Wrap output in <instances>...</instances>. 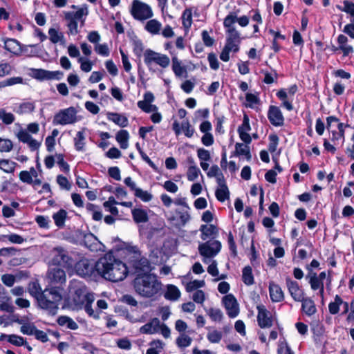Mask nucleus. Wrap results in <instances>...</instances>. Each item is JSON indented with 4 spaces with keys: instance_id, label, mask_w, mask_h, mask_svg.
<instances>
[{
    "instance_id": "nucleus-44",
    "label": "nucleus",
    "mask_w": 354,
    "mask_h": 354,
    "mask_svg": "<svg viewBox=\"0 0 354 354\" xmlns=\"http://www.w3.org/2000/svg\"><path fill=\"white\" fill-rule=\"evenodd\" d=\"M161 24L156 19H151L147 21L145 29L151 34H158L160 30Z\"/></svg>"
},
{
    "instance_id": "nucleus-21",
    "label": "nucleus",
    "mask_w": 354,
    "mask_h": 354,
    "mask_svg": "<svg viewBox=\"0 0 354 354\" xmlns=\"http://www.w3.org/2000/svg\"><path fill=\"white\" fill-rule=\"evenodd\" d=\"M48 277L55 284L62 285L66 281V272L60 268H52L48 273Z\"/></svg>"
},
{
    "instance_id": "nucleus-13",
    "label": "nucleus",
    "mask_w": 354,
    "mask_h": 354,
    "mask_svg": "<svg viewBox=\"0 0 354 354\" xmlns=\"http://www.w3.org/2000/svg\"><path fill=\"white\" fill-rule=\"evenodd\" d=\"M223 304L230 318H234L239 313V306L234 295L227 294L222 299Z\"/></svg>"
},
{
    "instance_id": "nucleus-64",
    "label": "nucleus",
    "mask_w": 354,
    "mask_h": 354,
    "mask_svg": "<svg viewBox=\"0 0 354 354\" xmlns=\"http://www.w3.org/2000/svg\"><path fill=\"white\" fill-rule=\"evenodd\" d=\"M13 148V143L10 139L0 138V152H9Z\"/></svg>"
},
{
    "instance_id": "nucleus-5",
    "label": "nucleus",
    "mask_w": 354,
    "mask_h": 354,
    "mask_svg": "<svg viewBox=\"0 0 354 354\" xmlns=\"http://www.w3.org/2000/svg\"><path fill=\"white\" fill-rule=\"evenodd\" d=\"M53 290V292H51V295H54V299L57 301L59 300L60 296L54 290ZM28 292L36 299L40 308H50L55 312L56 308L55 302H50L47 300V298L49 297L50 294V291L48 292L47 290H42L37 281H32L28 285Z\"/></svg>"
},
{
    "instance_id": "nucleus-27",
    "label": "nucleus",
    "mask_w": 354,
    "mask_h": 354,
    "mask_svg": "<svg viewBox=\"0 0 354 354\" xmlns=\"http://www.w3.org/2000/svg\"><path fill=\"white\" fill-rule=\"evenodd\" d=\"M160 326V320L153 318L150 322L140 327V332L143 334H153L157 332Z\"/></svg>"
},
{
    "instance_id": "nucleus-57",
    "label": "nucleus",
    "mask_w": 354,
    "mask_h": 354,
    "mask_svg": "<svg viewBox=\"0 0 354 354\" xmlns=\"http://www.w3.org/2000/svg\"><path fill=\"white\" fill-rule=\"evenodd\" d=\"M181 128L184 134L187 138H192L195 132L194 128L190 124L188 120H184L181 123Z\"/></svg>"
},
{
    "instance_id": "nucleus-40",
    "label": "nucleus",
    "mask_w": 354,
    "mask_h": 354,
    "mask_svg": "<svg viewBox=\"0 0 354 354\" xmlns=\"http://www.w3.org/2000/svg\"><path fill=\"white\" fill-rule=\"evenodd\" d=\"M343 4V8L340 6H337V9L349 14L351 16V21L354 23V3L348 0H344Z\"/></svg>"
},
{
    "instance_id": "nucleus-55",
    "label": "nucleus",
    "mask_w": 354,
    "mask_h": 354,
    "mask_svg": "<svg viewBox=\"0 0 354 354\" xmlns=\"http://www.w3.org/2000/svg\"><path fill=\"white\" fill-rule=\"evenodd\" d=\"M309 283L313 290H317L324 286V282L317 278L316 272H313V274H310Z\"/></svg>"
},
{
    "instance_id": "nucleus-25",
    "label": "nucleus",
    "mask_w": 354,
    "mask_h": 354,
    "mask_svg": "<svg viewBox=\"0 0 354 354\" xmlns=\"http://www.w3.org/2000/svg\"><path fill=\"white\" fill-rule=\"evenodd\" d=\"M131 214L136 223H147L149 221V216L146 209L142 208L131 209Z\"/></svg>"
},
{
    "instance_id": "nucleus-6",
    "label": "nucleus",
    "mask_w": 354,
    "mask_h": 354,
    "mask_svg": "<svg viewBox=\"0 0 354 354\" xmlns=\"http://www.w3.org/2000/svg\"><path fill=\"white\" fill-rule=\"evenodd\" d=\"M95 300L93 293L88 292L86 286H81L75 289L73 301L79 306H84L86 313L95 319L99 317V313L95 312L92 308V304Z\"/></svg>"
},
{
    "instance_id": "nucleus-49",
    "label": "nucleus",
    "mask_w": 354,
    "mask_h": 354,
    "mask_svg": "<svg viewBox=\"0 0 354 354\" xmlns=\"http://www.w3.org/2000/svg\"><path fill=\"white\" fill-rule=\"evenodd\" d=\"M134 195L136 197L140 198L143 202H149L153 198V195L147 191L142 190L138 187L134 191Z\"/></svg>"
},
{
    "instance_id": "nucleus-17",
    "label": "nucleus",
    "mask_w": 354,
    "mask_h": 354,
    "mask_svg": "<svg viewBox=\"0 0 354 354\" xmlns=\"http://www.w3.org/2000/svg\"><path fill=\"white\" fill-rule=\"evenodd\" d=\"M267 116L269 122L274 127H282L284 124L285 118L279 106L270 105Z\"/></svg>"
},
{
    "instance_id": "nucleus-46",
    "label": "nucleus",
    "mask_w": 354,
    "mask_h": 354,
    "mask_svg": "<svg viewBox=\"0 0 354 354\" xmlns=\"http://www.w3.org/2000/svg\"><path fill=\"white\" fill-rule=\"evenodd\" d=\"M216 199L220 202H224L230 198V192L227 186L221 187L215 192Z\"/></svg>"
},
{
    "instance_id": "nucleus-22",
    "label": "nucleus",
    "mask_w": 354,
    "mask_h": 354,
    "mask_svg": "<svg viewBox=\"0 0 354 354\" xmlns=\"http://www.w3.org/2000/svg\"><path fill=\"white\" fill-rule=\"evenodd\" d=\"M227 36L226 38V43L224 47L228 48V50L232 51V47L235 44L241 43V39L240 38L239 32L235 28H227Z\"/></svg>"
},
{
    "instance_id": "nucleus-50",
    "label": "nucleus",
    "mask_w": 354,
    "mask_h": 354,
    "mask_svg": "<svg viewBox=\"0 0 354 354\" xmlns=\"http://www.w3.org/2000/svg\"><path fill=\"white\" fill-rule=\"evenodd\" d=\"M0 120H1L5 124L9 125L14 122L15 117L12 113H8L5 109H0Z\"/></svg>"
},
{
    "instance_id": "nucleus-29",
    "label": "nucleus",
    "mask_w": 354,
    "mask_h": 354,
    "mask_svg": "<svg viewBox=\"0 0 354 354\" xmlns=\"http://www.w3.org/2000/svg\"><path fill=\"white\" fill-rule=\"evenodd\" d=\"M4 48L15 55H19L20 42L16 39L8 38L4 40Z\"/></svg>"
},
{
    "instance_id": "nucleus-4",
    "label": "nucleus",
    "mask_w": 354,
    "mask_h": 354,
    "mask_svg": "<svg viewBox=\"0 0 354 354\" xmlns=\"http://www.w3.org/2000/svg\"><path fill=\"white\" fill-rule=\"evenodd\" d=\"M133 52L138 58L143 55L144 62L149 71L154 73L155 70L152 68L151 65L155 63L162 68H165L169 66L170 59L166 55L161 54L148 48L144 52V46L141 40H134L133 42Z\"/></svg>"
},
{
    "instance_id": "nucleus-9",
    "label": "nucleus",
    "mask_w": 354,
    "mask_h": 354,
    "mask_svg": "<svg viewBox=\"0 0 354 354\" xmlns=\"http://www.w3.org/2000/svg\"><path fill=\"white\" fill-rule=\"evenodd\" d=\"M77 121V111L75 107L71 106L60 110L55 113L53 123L54 125H66L73 124Z\"/></svg>"
},
{
    "instance_id": "nucleus-18",
    "label": "nucleus",
    "mask_w": 354,
    "mask_h": 354,
    "mask_svg": "<svg viewBox=\"0 0 354 354\" xmlns=\"http://www.w3.org/2000/svg\"><path fill=\"white\" fill-rule=\"evenodd\" d=\"M286 281L288 292L294 301H299L303 300L304 292L300 288L298 282L293 281L290 278H287Z\"/></svg>"
},
{
    "instance_id": "nucleus-43",
    "label": "nucleus",
    "mask_w": 354,
    "mask_h": 354,
    "mask_svg": "<svg viewBox=\"0 0 354 354\" xmlns=\"http://www.w3.org/2000/svg\"><path fill=\"white\" fill-rule=\"evenodd\" d=\"M344 303V301L339 295H336L335 297V301L333 302H330L328 304V310L329 313L332 315H336L339 311V306Z\"/></svg>"
},
{
    "instance_id": "nucleus-12",
    "label": "nucleus",
    "mask_w": 354,
    "mask_h": 354,
    "mask_svg": "<svg viewBox=\"0 0 354 354\" xmlns=\"http://www.w3.org/2000/svg\"><path fill=\"white\" fill-rule=\"evenodd\" d=\"M82 244L92 252L104 251V245L91 232L82 233Z\"/></svg>"
},
{
    "instance_id": "nucleus-56",
    "label": "nucleus",
    "mask_w": 354,
    "mask_h": 354,
    "mask_svg": "<svg viewBox=\"0 0 354 354\" xmlns=\"http://www.w3.org/2000/svg\"><path fill=\"white\" fill-rule=\"evenodd\" d=\"M205 286V281L203 280H194L187 283L185 289L188 292L194 290H197L198 288H202Z\"/></svg>"
},
{
    "instance_id": "nucleus-2",
    "label": "nucleus",
    "mask_w": 354,
    "mask_h": 354,
    "mask_svg": "<svg viewBox=\"0 0 354 354\" xmlns=\"http://www.w3.org/2000/svg\"><path fill=\"white\" fill-rule=\"evenodd\" d=\"M105 256V259H100L97 261L83 258L75 262L73 267L77 274L84 278L100 276L106 280L111 281V263L106 261V259L111 260V250L107 252Z\"/></svg>"
},
{
    "instance_id": "nucleus-23",
    "label": "nucleus",
    "mask_w": 354,
    "mask_h": 354,
    "mask_svg": "<svg viewBox=\"0 0 354 354\" xmlns=\"http://www.w3.org/2000/svg\"><path fill=\"white\" fill-rule=\"evenodd\" d=\"M244 156L248 161L252 159V154L248 145H244L243 143L236 142L235 150L231 153L230 157H237Z\"/></svg>"
},
{
    "instance_id": "nucleus-15",
    "label": "nucleus",
    "mask_w": 354,
    "mask_h": 354,
    "mask_svg": "<svg viewBox=\"0 0 354 354\" xmlns=\"http://www.w3.org/2000/svg\"><path fill=\"white\" fill-rule=\"evenodd\" d=\"M154 100L153 93L151 91H147L144 93L143 100L137 102L138 107L147 113L156 112L158 110V107L155 104H152Z\"/></svg>"
},
{
    "instance_id": "nucleus-33",
    "label": "nucleus",
    "mask_w": 354,
    "mask_h": 354,
    "mask_svg": "<svg viewBox=\"0 0 354 354\" xmlns=\"http://www.w3.org/2000/svg\"><path fill=\"white\" fill-rule=\"evenodd\" d=\"M65 19L68 21V35H76L78 32V24L76 19L73 18L71 15L65 13Z\"/></svg>"
},
{
    "instance_id": "nucleus-38",
    "label": "nucleus",
    "mask_w": 354,
    "mask_h": 354,
    "mask_svg": "<svg viewBox=\"0 0 354 354\" xmlns=\"http://www.w3.org/2000/svg\"><path fill=\"white\" fill-rule=\"evenodd\" d=\"M172 71L177 77L182 76L186 73V68L184 66H181V62L175 55L171 58Z\"/></svg>"
},
{
    "instance_id": "nucleus-36",
    "label": "nucleus",
    "mask_w": 354,
    "mask_h": 354,
    "mask_svg": "<svg viewBox=\"0 0 354 354\" xmlns=\"http://www.w3.org/2000/svg\"><path fill=\"white\" fill-rule=\"evenodd\" d=\"M277 97L282 101L281 106L290 111L293 109V105L291 102L288 100V93L284 88H281L276 93Z\"/></svg>"
},
{
    "instance_id": "nucleus-58",
    "label": "nucleus",
    "mask_w": 354,
    "mask_h": 354,
    "mask_svg": "<svg viewBox=\"0 0 354 354\" xmlns=\"http://www.w3.org/2000/svg\"><path fill=\"white\" fill-rule=\"evenodd\" d=\"M199 174H201V171L196 165H190L187 173L188 180H195L198 178Z\"/></svg>"
},
{
    "instance_id": "nucleus-63",
    "label": "nucleus",
    "mask_w": 354,
    "mask_h": 354,
    "mask_svg": "<svg viewBox=\"0 0 354 354\" xmlns=\"http://www.w3.org/2000/svg\"><path fill=\"white\" fill-rule=\"evenodd\" d=\"M35 108V104L33 102H24L20 104L19 107L18 113L19 114L24 113H30L34 111Z\"/></svg>"
},
{
    "instance_id": "nucleus-60",
    "label": "nucleus",
    "mask_w": 354,
    "mask_h": 354,
    "mask_svg": "<svg viewBox=\"0 0 354 354\" xmlns=\"http://www.w3.org/2000/svg\"><path fill=\"white\" fill-rule=\"evenodd\" d=\"M223 337V334L221 331L217 330H214L210 331L207 335V338L208 341L211 343H218Z\"/></svg>"
},
{
    "instance_id": "nucleus-19",
    "label": "nucleus",
    "mask_w": 354,
    "mask_h": 354,
    "mask_svg": "<svg viewBox=\"0 0 354 354\" xmlns=\"http://www.w3.org/2000/svg\"><path fill=\"white\" fill-rule=\"evenodd\" d=\"M348 37L342 34L338 35L337 38V42L338 44V48L340 52L342 53V58H344L346 57L352 55L354 53V48L353 46L348 44Z\"/></svg>"
},
{
    "instance_id": "nucleus-1",
    "label": "nucleus",
    "mask_w": 354,
    "mask_h": 354,
    "mask_svg": "<svg viewBox=\"0 0 354 354\" xmlns=\"http://www.w3.org/2000/svg\"><path fill=\"white\" fill-rule=\"evenodd\" d=\"M115 254L116 256L121 257L122 260L127 261L130 272L136 276L151 272L153 270L149 260L142 256L136 246L120 242V247L117 248Z\"/></svg>"
},
{
    "instance_id": "nucleus-62",
    "label": "nucleus",
    "mask_w": 354,
    "mask_h": 354,
    "mask_svg": "<svg viewBox=\"0 0 354 354\" xmlns=\"http://www.w3.org/2000/svg\"><path fill=\"white\" fill-rule=\"evenodd\" d=\"M49 39L50 41L53 44H57L63 38V35L62 32H59L57 30L53 28H50L48 30Z\"/></svg>"
},
{
    "instance_id": "nucleus-20",
    "label": "nucleus",
    "mask_w": 354,
    "mask_h": 354,
    "mask_svg": "<svg viewBox=\"0 0 354 354\" xmlns=\"http://www.w3.org/2000/svg\"><path fill=\"white\" fill-rule=\"evenodd\" d=\"M269 294L272 302L278 303L284 300V293L279 285L273 281L269 283Z\"/></svg>"
},
{
    "instance_id": "nucleus-32",
    "label": "nucleus",
    "mask_w": 354,
    "mask_h": 354,
    "mask_svg": "<svg viewBox=\"0 0 354 354\" xmlns=\"http://www.w3.org/2000/svg\"><path fill=\"white\" fill-rule=\"evenodd\" d=\"M129 133L127 130L121 129L120 130L116 136L115 140L119 143L121 149H125L129 146Z\"/></svg>"
},
{
    "instance_id": "nucleus-59",
    "label": "nucleus",
    "mask_w": 354,
    "mask_h": 354,
    "mask_svg": "<svg viewBox=\"0 0 354 354\" xmlns=\"http://www.w3.org/2000/svg\"><path fill=\"white\" fill-rule=\"evenodd\" d=\"M269 145H268V150L270 153H274L276 151L277 146L279 145V137L275 133H272L269 135Z\"/></svg>"
},
{
    "instance_id": "nucleus-26",
    "label": "nucleus",
    "mask_w": 354,
    "mask_h": 354,
    "mask_svg": "<svg viewBox=\"0 0 354 354\" xmlns=\"http://www.w3.org/2000/svg\"><path fill=\"white\" fill-rule=\"evenodd\" d=\"M300 301L301 302V310L306 315L310 317L317 312L316 306L311 298H304V297L303 300Z\"/></svg>"
},
{
    "instance_id": "nucleus-30",
    "label": "nucleus",
    "mask_w": 354,
    "mask_h": 354,
    "mask_svg": "<svg viewBox=\"0 0 354 354\" xmlns=\"http://www.w3.org/2000/svg\"><path fill=\"white\" fill-rule=\"evenodd\" d=\"M45 290H47L48 292V291L53 292V290H54L60 296V299L57 301L55 299H54V297H55L54 295H53V294L51 295V293L50 294L49 297L47 298V300H48L49 301L55 302L56 308H55V313L53 310H51V309H50V308H42L43 310H47L50 315L54 316L57 313V310L59 308L58 306L62 299V296L61 293L59 292V290L57 289V287H51L50 288H46Z\"/></svg>"
},
{
    "instance_id": "nucleus-24",
    "label": "nucleus",
    "mask_w": 354,
    "mask_h": 354,
    "mask_svg": "<svg viewBox=\"0 0 354 354\" xmlns=\"http://www.w3.org/2000/svg\"><path fill=\"white\" fill-rule=\"evenodd\" d=\"M201 232V238L202 240L205 241L208 238H214L218 233V228L213 224L202 225L200 227Z\"/></svg>"
},
{
    "instance_id": "nucleus-41",
    "label": "nucleus",
    "mask_w": 354,
    "mask_h": 354,
    "mask_svg": "<svg viewBox=\"0 0 354 354\" xmlns=\"http://www.w3.org/2000/svg\"><path fill=\"white\" fill-rule=\"evenodd\" d=\"M17 163L9 159L0 160V169L6 173H13Z\"/></svg>"
},
{
    "instance_id": "nucleus-31",
    "label": "nucleus",
    "mask_w": 354,
    "mask_h": 354,
    "mask_svg": "<svg viewBox=\"0 0 354 354\" xmlns=\"http://www.w3.org/2000/svg\"><path fill=\"white\" fill-rule=\"evenodd\" d=\"M5 337L7 338V341L16 346H24V345H26L27 344V342L26 340V339H24L23 337H21V336H19L17 335H4V334H2L1 336H0V339L1 340H3Z\"/></svg>"
},
{
    "instance_id": "nucleus-54",
    "label": "nucleus",
    "mask_w": 354,
    "mask_h": 354,
    "mask_svg": "<svg viewBox=\"0 0 354 354\" xmlns=\"http://www.w3.org/2000/svg\"><path fill=\"white\" fill-rule=\"evenodd\" d=\"M192 338L187 335L183 333L176 339V344L178 347H188L192 343Z\"/></svg>"
},
{
    "instance_id": "nucleus-37",
    "label": "nucleus",
    "mask_w": 354,
    "mask_h": 354,
    "mask_svg": "<svg viewBox=\"0 0 354 354\" xmlns=\"http://www.w3.org/2000/svg\"><path fill=\"white\" fill-rule=\"evenodd\" d=\"M85 136L83 131H77L74 138V147L76 151H83L85 150Z\"/></svg>"
},
{
    "instance_id": "nucleus-39",
    "label": "nucleus",
    "mask_w": 354,
    "mask_h": 354,
    "mask_svg": "<svg viewBox=\"0 0 354 354\" xmlns=\"http://www.w3.org/2000/svg\"><path fill=\"white\" fill-rule=\"evenodd\" d=\"M182 24L185 29H189L192 24V10L191 8H186L182 14Z\"/></svg>"
},
{
    "instance_id": "nucleus-51",
    "label": "nucleus",
    "mask_w": 354,
    "mask_h": 354,
    "mask_svg": "<svg viewBox=\"0 0 354 354\" xmlns=\"http://www.w3.org/2000/svg\"><path fill=\"white\" fill-rule=\"evenodd\" d=\"M227 243L231 256L236 257L237 256V247L232 232H229L227 234Z\"/></svg>"
},
{
    "instance_id": "nucleus-53",
    "label": "nucleus",
    "mask_w": 354,
    "mask_h": 354,
    "mask_svg": "<svg viewBox=\"0 0 354 354\" xmlns=\"http://www.w3.org/2000/svg\"><path fill=\"white\" fill-rule=\"evenodd\" d=\"M152 347L147 350L146 354H159V351L156 348L162 349L163 347V343L160 339H154L149 344Z\"/></svg>"
},
{
    "instance_id": "nucleus-7",
    "label": "nucleus",
    "mask_w": 354,
    "mask_h": 354,
    "mask_svg": "<svg viewBox=\"0 0 354 354\" xmlns=\"http://www.w3.org/2000/svg\"><path fill=\"white\" fill-rule=\"evenodd\" d=\"M119 247L120 242L112 248V283L124 280L130 272L127 261L116 256V250Z\"/></svg>"
},
{
    "instance_id": "nucleus-28",
    "label": "nucleus",
    "mask_w": 354,
    "mask_h": 354,
    "mask_svg": "<svg viewBox=\"0 0 354 354\" xmlns=\"http://www.w3.org/2000/svg\"><path fill=\"white\" fill-rule=\"evenodd\" d=\"M180 291L177 286L173 284L167 286V290L163 294L164 297L169 301H176L180 297Z\"/></svg>"
},
{
    "instance_id": "nucleus-47",
    "label": "nucleus",
    "mask_w": 354,
    "mask_h": 354,
    "mask_svg": "<svg viewBox=\"0 0 354 354\" xmlns=\"http://www.w3.org/2000/svg\"><path fill=\"white\" fill-rule=\"evenodd\" d=\"M67 14L71 15L73 18L81 21L82 26L84 24L85 19L83 16L88 15V10L86 8H79L76 12H66Z\"/></svg>"
},
{
    "instance_id": "nucleus-10",
    "label": "nucleus",
    "mask_w": 354,
    "mask_h": 354,
    "mask_svg": "<svg viewBox=\"0 0 354 354\" xmlns=\"http://www.w3.org/2000/svg\"><path fill=\"white\" fill-rule=\"evenodd\" d=\"M131 15L132 17L140 21L146 20L153 16V12L151 7L139 0H133L131 9Z\"/></svg>"
},
{
    "instance_id": "nucleus-45",
    "label": "nucleus",
    "mask_w": 354,
    "mask_h": 354,
    "mask_svg": "<svg viewBox=\"0 0 354 354\" xmlns=\"http://www.w3.org/2000/svg\"><path fill=\"white\" fill-rule=\"evenodd\" d=\"M112 122L120 127H126L129 124L127 118L120 113H112Z\"/></svg>"
},
{
    "instance_id": "nucleus-8",
    "label": "nucleus",
    "mask_w": 354,
    "mask_h": 354,
    "mask_svg": "<svg viewBox=\"0 0 354 354\" xmlns=\"http://www.w3.org/2000/svg\"><path fill=\"white\" fill-rule=\"evenodd\" d=\"M52 264L64 268H73L75 260L68 255V252L61 247L55 248L53 250Z\"/></svg>"
},
{
    "instance_id": "nucleus-34",
    "label": "nucleus",
    "mask_w": 354,
    "mask_h": 354,
    "mask_svg": "<svg viewBox=\"0 0 354 354\" xmlns=\"http://www.w3.org/2000/svg\"><path fill=\"white\" fill-rule=\"evenodd\" d=\"M242 281L246 286H252L254 283V277L252 274V267L245 266L242 270Z\"/></svg>"
},
{
    "instance_id": "nucleus-11",
    "label": "nucleus",
    "mask_w": 354,
    "mask_h": 354,
    "mask_svg": "<svg viewBox=\"0 0 354 354\" xmlns=\"http://www.w3.org/2000/svg\"><path fill=\"white\" fill-rule=\"evenodd\" d=\"M222 245L218 240H209L198 245L199 254L205 258H212L221 251Z\"/></svg>"
},
{
    "instance_id": "nucleus-3",
    "label": "nucleus",
    "mask_w": 354,
    "mask_h": 354,
    "mask_svg": "<svg viewBox=\"0 0 354 354\" xmlns=\"http://www.w3.org/2000/svg\"><path fill=\"white\" fill-rule=\"evenodd\" d=\"M133 284L136 292L145 298H157L162 294V283L151 272L136 276Z\"/></svg>"
},
{
    "instance_id": "nucleus-61",
    "label": "nucleus",
    "mask_w": 354,
    "mask_h": 354,
    "mask_svg": "<svg viewBox=\"0 0 354 354\" xmlns=\"http://www.w3.org/2000/svg\"><path fill=\"white\" fill-rule=\"evenodd\" d=\"M207 314L214 322H221L223 319V313L219 308H210Z\"/></svg>"
},
{
    "instance_id": "nucleus-35",
    "label": "nucleus",
    "mask_w": 354,
    "mask_h": 354,
    "mask_svg": "<svg viewBox=\"0 0 354 354\" xmlns=\"http://www.w3.org/2000/svg\"><path fill=\"white\" fill-rule=\"evenodd\" d=\"M67 218V212L64 209H60L56 213L53 215L55 225L59 227H63L65 224V221Z\"/></svg>"
},
{
    "instance_id": "nucleus-48",
    "label": "nucleus",
    "mask_w": 354,
    "mask_h": 354,
    "mask_svg": "<svg viewBox=\"0 0 354 354\" xmlns=\"http://www.w3.org/2000/svg\"><path fill=\"white\" fill-rule=\"evenodd\" d=\"M33 77L40 81L50 80V71L41 68L34 69Z\"/></svg>"
},
{
    "instance_id": "nucleus-52",
    "label": "nucleus",
    "mask_w": 354,
    "mask_h": 354,
    "mask_svg": "<svg viewBox=\"0 0 354 354\" xmlns=\"http://www.w3.org/2000/svg\"><path fill=\"white\" fill-rule=\"evenodd\" d=\"M277 354H295L286 339L280 340L277 348Z\"/></svg>"
},
{
    "instance_id": "nucleus-16",
    "label": "nucleus",
    "mask_w": 354,
    "mask_h": 354,
    "mask_svg": "<svg viewBox=\"0 0 354 354\" xmlns=\"http://www.w3.org/2000/svg\"><path fill=\"white\" fill-rule=\"evenodd\" d=\"M239 10L236 12H230L223 20V26L225 28H235L233 25L235 22H238L241 27H245L249 24V18L246 15H243L240 17H237V13Z\"/></svg>"
},
{
    "instance_id": "nucleus-14",
    "label": "nucleus",
    "mask_w": 354,
    "mask_h": 354,
    "mask_svg": "<svg viewBox=\"0 0 354 354\" xmlns=\"http://www.w3.org/2000/svg\"><path fill=\"white\" fill-rule=\"evenodd\" d=\"M258 310L257 322L261 328H270L272 326L273 320L270 312L266 306L261 304L257 306Z\"/></svg>"
},
{
    "instance_id": "nucleus-42",
    "label": "nucleus",
    "mask_w": 354,
    "mask_h": 354,
    "mask_svg": "<svg viewBox=\"0 0 354 354\" xmlns=\"http://www.w3.org/2000/svg\"><path fill=\"white\" fill-rule=\"evenodd\" d=\"M272 73L268 72V71H261V73L264 75V78L263 82L266 84H272L274 83L278 78V73L275 69H271Z\"/></svg>"
}]
</instances>
